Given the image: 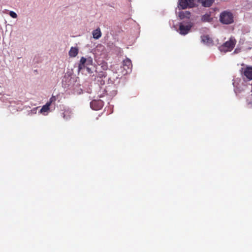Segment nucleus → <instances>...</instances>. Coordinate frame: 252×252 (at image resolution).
Returning <instances> with one entry per match:
<instances>
[{"label": "nucleus", "mask_w": 252, "mask_h": 252, "mask_svg": "<svg viewBox=\"0 0 252 252\" xmlns=\"http://www.w3.org/2000/svg\"><path fill=\"white\" fill-rule=\"evenodd\" d=\"M236 43V40L233 37H231L228 41L225 42L220 47V50L224 52L231 51L234 48Z\"/></svg>", "instance_id": "1"}, {"label": "nucleus", "mask_w": 252, "mask_h": 252, "mask_svg": "<svg viewBox=\"0 0 252 252\" xmlns=\"http://www.w3.org/2000/svg\"><path fill=\"white\" fill-rule=\"evenodd\" d=\"M220 20L224 24H231L233 22V15L231 12L224 11L220 14Z\"/></svg>", "instance_id": "2"}, {"label": "nucleus", "mask_w": 252, "mask_h": 252, "mask_svg": "<svg viewBox=\"0 0 252 252\" xmlns=\"http://www.w3.org/2000/svg\"><path fill=\"white\" fill-rule=\"evenodd\" d=\"M132 67V64L131 60L126 58L122 62L121 68L123 69H122L121 72L123 75H126L131 71Z\"/></svg>", "instance_id": "3"}, {"label": "nucleus", "mask_w": 252, "mask_h": 252, "mask_svg": "<svg viewBox=\"0 0 252 252\" xmlns=\"http://www.w3.org/2000/svg\"><path fill=\"white\" fill-rule=\"evenodd\" d=\"M93 60L91 57L88 58L87 59L84 57H81L78 64L79 71L84 69L87 66L93 65Z\"/></svg>", "instance_id": "4"}, {"label": "nucleus", "mask_w": 252, "mask_h": 252, "mask_svg": "<svg viewBox=\"0 0 252 252\" xmlns=\"http://www.w3.org/2000/svg\"><path fill=\"white\" fill-rule=\"evenodd\" d=\"M196 5L195 0H179V6L183 9L188 7L192 8Z\"/></svg>", "instance_id": "5"}, {"label": "nucleus", "mask_w": 252, "mask_h": 252, "mask_svg": "<svg viewBox=\"0 0 252 252\" xmlns=\"http://www.w3.org/2000/svg\"><path fill=\"white\" fill-rule=\"evenodd\" d=\"M192 26V24H189L187 25H184L181 23L180 24L179 28V33L182 35L187 34L190 31Z\"/></svg>", "instance_id": "6"}, {"label": "nucleus", "mask_w": 252, "mask_h": 252, "mask_svg": "<svg viewBox=\"0 0 252 252\" xmlns=\"http://www.w3.org/2000/svg\"><path fill=\"white\" fill-rule=\"evenodd\" d=\"M103 102L100 100H94L90 103L91 107L94 110H99L103 107Z\"/></svg>", "instance_id": "7"}, {"label": "nucleus", "mask_w": 252, "mask_h": 252, "mask_svg": "<svg viewBox=\"0 0 252 252\" xmlns=\"http://www.w3.org/2000/svg\"><path fill=\"white\" fill-rule=\"evenodd\" d=\"M243 75L249 80H252V67L242 68Z\"/></svg>", "instance_id": "8"}, {"label": "nucleus", "mask_w": 252, "mask_h": 252, "mask_svg": "<svg viewBox=\"0 0 252 252\" xmlns=\"http://www.w3.org/2000/svg\"><path fill=\"white\" fill-rule=\"evenodd\" d=\"M197 1L201 3L202 5L204 7H210L213 2V0H197Z\"/></svg>", "instance_id": "9"}, {"label": "nucleus", "mask_w": 252, "mask_h": 252, "mask_svg": "<svg viewBox=\"0 0 252 252\" xmlns=\"http://www.w3.org/2000/svg\"><path fill=\"white\" fill-rule=\"evenodd\" d=\"M190 15L191 14L189 11H182L179 13V16L181 19H189Z\"/></svg>", "instance_id": "10"}, {"label": "nucleus", "mask_w": 252, "mask_h": 252, "mask_svg": "<svg viewBox=\"0 0 252 252\" xmlns=\"http://www.w3.org/2000/svg\"><path fill=\"white\" fill-rule=\"evenodd\" d=\"M202 41L206 44L207 45H210L213 44V40L208 35H203L201 36Z\"/></svg>", "instance_id": "11"}, {"label": "nucleus", "mask_w": 252, "mask_h": 252, "mask_svg": "<svg viewBox=\"0 0 252 252\" xmlns=\"http://www.w3.org/2000/svg\"><path fill=\"white\" fill-rule=\"evenodd\" d=\"M78 53V48L72 47L69 51L68 55L70 57H75L77 55Z\"/></svg>", "instance_id": "12"}, {"label": "nucleus", "mask_w": 252, "mask_h": 252, "mask_svg": "<svg viewBox=\"0 0 252 252\" xmlns=\"http://www.w3.org/2000/svg\"><path fill=\"white\" fill-rule=\"evenodd\" d=\"M101 32L100 29L98 28L97 29L93 31V35L94 39H98L101 36Z\"/></svg>", "instance_id": "13"}, {"label": "nucleus", "mask_w": 252, "mask_h": 252, "mask_svg": "<svg viewBox=\"0 0 252 252\" xmlns=\"http://www.w3.org/2000/svg\"><path fill=\"white\" fill-rule=\"evenodd\" d=\"M53 98V97H52L51 99H50V101L49 102H47L45 105H44L42 108L40 110V111L41 112L43 113V112H47L49 109V106H50L51 105V102L52 101V99Z\"/></svg>", "instance_id": "14"}, {"label": "nucleus", "mask_w": 252, "mask_h": 252, "mask_svg": "<svg viewBox=\"0 0 252 252\" xmlns=\"http://www.w3.org/2000/svg\"><path fill=\"white\" fill-rule=\"evenodd\" d=\"M201 20L203 22H209L211 21L212 18L210 15L207 13L202 16Z\"/></svg>", "instance_id": "15"}, {"label": "nucleus", "mask_w": 252, "mask_h": 252, "mask_svg": "<svg viewBox=\"0 0 252 252\" xmlns=\"http://www.w3.org/2000/svg\"><path fill=\"white\" fill-rule=\"evenodd\" d=\"M9 15L13 18H16L17 17V14L15 12L12 11H10Z\"/></svg>", "instance_id": "16"}, {"label": "nucleus", "mask_w": 252, "mask_h": 252, "mask_svg": "<svg viewBox=\"0 0 252 252\" xmlns=\"http://www.w3.org/2000/svg\"><path fill=\"white\" fill-rule=\"evenodd\" d=\"M98 78L99 79H101V76H97V81L99 82L100 81V85H103L104 84V83H105V81L104 80H103L102 79H101L100 80H99L98 79Z\"/></svg>", "instance_id": "17"}, {"label": "nucleus", "mask_w": 252, "mask_h": 252, "mask_svg": "<svg viewBox=\"0 0 252 252\" xmlns=\"http://www.w3.org/2000/svg\"><path fill=\"white\" fill-rule=\"evenodd\" d=\"M85 67H86L87 70V71H88V72L89 73H91L93 72V71H92L91 68H90L89 66H87Z\"/></svg>", "instance_id": "18"}, {"label": "nucleus", "mask_w": 252, "mask_h": 252, "mask_svg": "<svg viewBox=\"0 0 252 252\" xmlns=\"http://www.w3.org/2000/svg\"><path fill=\"white\" fill-rule=\"evenodd\" d=\"M102 76H104V77H106V76H105V75H104V74H103L102 75Z\"/></svg>", "instance_id": "19"}]
</instances>
